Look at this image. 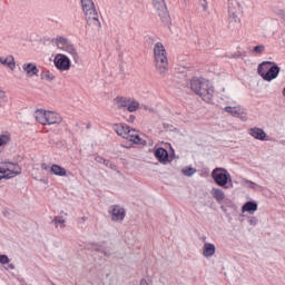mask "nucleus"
Here are the masks:
<instances>
[{"label": "nucleus", "instance_id": "nucleus-4", "mask_svg": "<svg viewBox=\"0 0 285 285\" xmlns=\"http://www.w3.org/2000/svg\"><path fill=\"white\" fill-rule=\"evenodd\" d=\"M81 6L88 26L99 30L101 28V22L99 21V13L95 8V2H92V0H81Z\"/></svg>", "mask_w": 285, "mask_h": 285}, {"label": "nucleus", "instance_id": "nucleus-22", "mask_svg": "<svg viewBox=\"0 0 285 285\" xmlns=\"http://www.w3.org/2000/svg\"><path fill=\"white\" fill-rule=\"evenodd\" d=\"M154 1V7L158 12H161L163 14H166L168 8L166 7V1L165 0H153Z\"/></svg>", "mask_w": 285, "mask_h": 285}, {"label": "nucleus", "instance_id": "nucleus-19", "mask_svg": "<svg viewBox=\"0 0 285 285\" xmlns=\"http://www.w3.org/2000/svg\"><path fill=\"white\" fill-rule=\"evenodd\" d=\"M272 65H273V61H265L258 66V75L259 77H262V79L266 77Z\"/></svg>", "mask_w": 285, "mask_h": 285}, {"label": "nucleus", "instance_id": "nucleus-30", "mask_svg": "<svg viewBox=\"0 0 285 285\" xmlns=\"http://www.w3.org/2000/svg\"><path fill=\"white\" fill-rule=\"evenodd\" d=\"M242 186H244L245 188H255L257 186V184H255L254 181H250L248 179H243Z\"/></svg>", "mask_w": 285, "mask_h": 285}, {"label": "nucleus", "instance_id": "nucleus-42", "mask_svg": "<svg viewBox=\"0 0 285 285\" xmlns=\"http://www.w3.org/2000/svg\"><path fill=\"white\" fill-rule=\"evenodd\" d=\"M1 146H3V145H1V142H0V148H1Z\"/></svg>", "mask_w": 285, "mask_h": 285}, {"label": "nucleus", "instance_id": "nucleus-29", "mask_svg": "<svg viewBox=\"0 0 285 285\" xmlns=\"http://www.w3.org/2000/svg\"><path fill=\"white\" fill-rule=\"evenodd\" d=\"M7 102H8V96H6V91L0 89V108L6 106Z\"/></svg>", "mask_w": 285, "mask_h": 285}, {"label": "nucleus", "instance_id": "nucleus-35", "mask_svg": "<svg viewBox=\"0 0 285 285\" xmlns=\"http://www.w3.org/2000/svg\"><path fill=\"white\" fill-rule=\"evenodd\" d=\"M276 14L281 17V19H285V9H278L276 11Z\"/></svg>", "mask_w": 285, "mask_h": 285}, {"label": "nucleus", "instance_id": "nucleus-18", "mask_svg": "<svg viewBox=\"0 0 285 285\" xmlns=\"http://www.w3.org/2000/svg\"><path fill=\"white\" fill-rule=\"evenodd\" d=\"M212 196L216 202H218V204L224 202V199H226V194L217 187L212 188Z\"/></svg>", "mask_w": 285, "mask_h": 285}, {"label": "nucleus", "instance_id": "nucleus-20", "mask_svg": "<svg viewBox=\"0 0 285 285\" xmlns=\"http://www.w3.org/2000/svg\"><path fill=\"white\" fill-rule=\"evenodd\" d=\"M0 63H2V66H7L10 68V70H14V68H17V65L14 63V57L12 56H8L6 58L0 57Z\"/></svg>", "mask_w": 285, "mask_h": 285}, {"label": "nucleus", "instance_id": "nucleus-32", "mask_svg": "<svg viewBox=\"0 0 285 285\" xmlns=\"http://www.w3.org/2000/svg\"><path fill=\"white\" fill-rule=\"evenodd\" d=\"M0 264H2V266H6V264H10V258L8 257V255H0Z\"/></svg>", "mask_w": 285, "mask_h": 285}, {"label": "nucleus", "instance_id": "nucleus-31", "mask_svg": "<svg viewBox=\"0 0 285 285\" xmlns=\"http://www.w3.org/2000/svg\"><path fill=\"white\" fill-rule=\"evenodd\" d=\"M0 144L2 146L10 144V136L9 135H0Z\"/></svg>", "mask_w": 285, "mask_h": 285}, {"label": "nucleus", "instance_id": "nucleus-1", "mask_svg": "<svg viewBox=\"0 0 285 285\" xmlns=\"http://www.w3.org/2000/svg\"><path fill=\"white\" fill-rule=\"evenodd\" d=\"M191 90L203 99L206 104H213L215 97V88L210 86V81L204 78H193L190 81Z\"/></svg>", "mask_w": 285, "mask_h": 285}, {"label": "nucleus", "instance_id": "nucleus-28", "mask_svg": "<svg viewBox=\"0 0 285 285\" xmlns=\"http://www.w3.org/2000/svg\"><path fill=\"white\" fill-rule=\"evenodd\" d=\"M253 52H254V55H264V52H266V46L258 45V46L254 47Z\"/></svg>", "mask_w": 285, "mask_h": 285}, {"label": "nucleus", "instance_id": "nucleus-12", "mask_svg": "<svg viewBox=\"0 0 285 285\" xmlns=\"http://www.w3.org/2000/svg\"><path fill=\"white\" fill-rule=\"evenodd\" d=\"M109 215L111 222L121 223L124 219H126V209L119 205H111L109 207Z\"/></svg>", "mask_w": 285, "mask_h": 285}, {"label": "nucleus", "instance_id": "nucleus-10", "mask_svg": "<svg viewBox=\"0 0 285 285\" xmlns=\"http://www.w3.org/2000/svg\"><path fill=\"white\" fill-rule=\"evenodd\" d=\"M53 63L61 72H67V70H70V58L63 53H57L53 58Z\"/></svg>", "mask_w": 285, "mask_h": 285}, {"label": "nucleus", "instance_id": "nucleus-7", "mask_svg": "<svg viewBox=\"0 0 285 285\" xmlns=\"http://www.w3.org/2000/svg\"><path fill=\"white\" fill-rule=\"evenodd\" d=\"M115 104L119 109L127 108L128 112H137L140 108L139 101L130 97H116Z\"/></svg>", "mask_w": 285, "mask_h": 285}, {"label": "nucleus", "instance_id": "nucleus-6", "mask_svg": "<svg viewBox=\"0 0 285 285\" xmlns=\"http://www.w3.org/2000/svg\"><path fill=\"white\" fill-rule=\"evenodd\" d=\"M55 43L58 50H62V52H67V55H70L75 63L79 62V52L77 51V48H75V46L71 45L68 39L63 37H57L55 39Z\"/></svg>", "mask_w": 285, "mask_h": 285}, {"label": "nucleus", "instance_id": "nucleus-34", "mask_svg": "<svg viewBox=\"0 0 285 285\" xmlns=\"http://www.w3.org/2000/svg\"><path fill=\"white\" fill-rule=\"evenodd\" d=\"M102 164L104 166H107V168H111V170H115V165L110 163V160L104 159Z\"/></svg>", "mask_w": 285, "mask_h": 285}, {"label": "nucleus", "instance_id": "nucleus-27", "mask_svg": "<svg viewBox=\"0 0 285 285\" xmlns=\"http://www.w3.org/2000/svg\"><path fill=\"white\" fill-rule=\"evenodd\" d=\"M195 173H197V169H195L193 167H185L183 169V175H185L186 177H193V175H195Z\"/></svg>", "mask_w": 285, "mask_h": 285}, {"label": "nucleus", "instance_id": "nucleus-11", "mask_svg": "<svg viewBox=\"0 0 285 285\" xmlns=\"http://www.w3.org/2000/svg\"><path fill=\"white\" fill-rule=\"evenodd\" d=\"M224 110L227 112V115H232V117H237L240 121H248V114L246 112V109H244L242 106H227L224 108Z\"/></svg>", "mask_w": 285, "mask_h": 285}, {"label": "nucleus", "instance_id": "nucleus-5", "mask_svg": "<svg viewBox=\"0 0 285 285\" xmlns=\"http://www.w3.org/2000/svg\"><path fill=\"white\" fill-rule=\"evenodd\" d=\"M36 121L42 126H55V124H61L63 119L61 115L55 111H47L45 109H38L35 111Z\"/></svg>", "mask_w": 285, "mask_h": 285}, {"label": "nucleus", "instance_id": "nucleus-41", "mask_svg": "<svg viewBox=\"0 0 285 285\" xmlns=\"http://www.w3.org/2000/svg\"><path fill=\"white\" fill-rule=\"evenodd\" d=\"M1 179H6V178L3 177V174H2V173H0V181H1Z\"/></svg>", "mask_w": 285, "mask_h": 285}, {"label": "nucleus", "instance_id": "nucleus-26", "mask_svg": "<svg viewBox=\"0 0 285 285\" xmlns=\"http://www.w3.org/2000/svg\"><path fill=\"white\" fill-rule=\"evenodd\" d=\"M40 77L42 81H55V76L50 71H43Z\"/></svg>", "mask_w": 285, "mask_h": 285}, {"label": "nucleus", "instance_id": "nucleus-2", "mask_svg": "<svg viewBox=\"0 0 285 285\" xmlns=\"http://www.w3.org/2000/svg\"><path fill=\"white\" fill-rule=\"evenodd\" d=\"M154 61L158 75L166 77L168 75V52L161 42H157L154 46Z\"/></svg>", "mask_w": 285, "mask_h": 285}, {"label": "nucleus", "instance_id": "nucleus-9", "mask_svg": "<svg viewBox=\"0 0 285 285\" xmlns=\"http://www.w3.org/2000/svg\"><path fill=\"white\" fill-rule=\"evenodd\" d=\"M212 177L217 186H220L222 188H228L227 184L230 181V174L227 169L217 167L213 170Z\"/></svg>", "mask_w": 285, "mask_h": 285}, {"label": "nucleus", "instance_id": "nucleus-17", "mask_svg": "<svg viewBox=\"0 0 285 285\" xmlns=\"http://www.w3.org/2000/svg\"><path fill=\"white\" fill-rule=\"evenodd\" d=\"M51 174L57 177H66L68 175V170L60 165L53 164L51 165Z\"/></svg>", "mask_w": 285, "mask_h": 285}, {"label": "nucleus", "instance_id": "nucleus-36", "mask_svg": "<svg viewBox=\"0 0 285 285\" xmlns=\"http://www.w3.org/2000/svg\"><path fill=\"white\" fill-rule=\"evenodd\" d=\"M198 1L202 8H204V10H208V2L206 0H198Z\"/></svg>", "mask_w": 285, "mask_h": 285}, {"label": "nucleus", "instance_id": "nucleus-33", "mask_svg": "<svg viewBox=\"0 0 285 285\" xmlns=\"http://www.w3.org/2000/svg\"><path fill=\"white\" fill-rule=\"evenodd\" d=\"M41 170H46V173H52V166H49L48 164L42 163Z\"/></svg>", "mask_w": 285, "mask_h": 285}, {"label": "nucleus", "instance_id": "nucleus-24", "mask_svg": "<svg viewBox=\"0 0 285 285\" xmlns=\"http://www.w3.org/2000/svg\"><path fill=\"white\" fill-rule=\"evenodd\" d=\"M243 213H255L257 210V203L247 202L242 207Z\"/></svg>", "mask_w": 285, "mask_h": 285}, {"label": "nucleus", "instance_id": "nucleus-16", "mask_svg": "<svg viewBox=\"0 0 285 285\" xmlns=\"http://www.w3.org/2000/svg\"><path fill=\"white\" fill-rule=\"evenodd\" d=\"M155 157L158 159V161H160V164H164L168 161V150L159 147L155 150Z\"/></svg>", "mask_w": 285, "mask_h": 285}, {"label": "nucleus", "instance_id": "nucleus-40", "mask_svg": "<svg viewBox=\"0 0 285 285\" xmlns=\"http://www.w3.org/2000/svg\"><path fill=\"white\" fill-rule=\"evenodd\" d=\"M139 285H148V281L146 278L140 279Z\"/></svg>", "mask_w": 285, "mask_h": 285}, {"label": "nucleus", "instance_id": "nucleus-21", "mask_svg": "<svg viewBox=\"0 0 285 285\" xmlns=\"http://www.w3.org/2000/svg\"><path fill=\"white\" fill-rule=\"evenodd\" d=\"M216 247L214 244L205 243L203 247L204 257H213L215 255Z\"/></svg>", "mask_w": 285, "mask_h": 285}, {"label": "nucleus", "instance_id": "nucleus-23", "mask_svg": "<svg viewBox=\"0 0 285 285\" xmlns=\"http://www.w3.org/2000/svg\"><path fill=\"white\" fill-rule=\"evenodd\" d=\"M228 23L232 27L239 23V17L237 16V11L229 9Z\"/></svg>", "mask_w": 285, "mask_h": 285}, {"label": "nucleus", "instance_id": "nucleus-3", "mask_svg": "<svg viewBox=\"0 0 285 285\" xmlns=\"http://www.w3.org/2000/svg\"><path fill=\"white\" fill-rule=\"evenodd\" d=\"M115 132L122 137V139H127V141H131L138 146H146V140L139 137V131L135 129H130V127L126 124H117L115 125Z\"/></svg>", "mask_w": 285, "mask_h": 285}, {"label": "nucleus", "instance_id": "nucleus-8", "mask_svg": "<svg viewBox=\"0 0 285 285\" xmlns=\"http://www.w3.org/2000/svg\"><path fill=\"white\" fill-rule=\"evenodd\" d=\"M0 173L4 179H12V177L21 175V167L13 163H0Z\"/></svg>", "mask_w": 285, "mask_h": 285}, {"label": "nucleus", "instance_id": "nucleus-13", "mask_svg": "<svg viewBox=\"0 0 285 285\" xmlns=\"http://www.w3.org/2000/svg\"><path fill=\"white\" fill-rule=\"evenodd\" d=\"M22 71L26 73V77L32 79V77H39V68L37 63L33 62H24L22 65Z\"/></svg>", "mask_w": 285, "mask_h": 285}, {"label": "nucleus", "instance_id": "nucleus-38", "mask_svg": "<svg viewBox=\"0 0 285 285\" xmlns=\"http://www.w3.org/2000/svg\"><path fill=\"white\" fill-rule=\"evenodd\" d=\"M4 268H6V271H14V264L8 263Z\"/></svg>", "mask_w": 285, "mask_h": 285}, {"label": "nucleus", "instance_id": "nucleus-14", "mask_svg": "<svg viewBox=\"0 0 285 285\" xmlns=\"http://www.w3.org/2000/svg\"><path fill=\"white\" fill-rule=\"evenodd\" d=\"M278 75H279V67L275 65V62H273L263 79L264 81H273V79H277Z\"/></svg>", "mask_w": 285, "mask_h": 285}, {"label": "nucleus", "instance_id": "nucleus-37", "mask_svg": "<svg viewBox=\"0 0 285 285\" xmlns=\"http://www.w3.org/2000/svg\"><path fill=\"white\" fill-rule=\"evenodd\" d=\"M135 119H137V117H135V115H130V116L127 118V121H128V124H135Z\"/></svg>", "mask_w": 285, "mask_h": 285}, {"label": "nucleus", "instance_id": "nucleus-15", "mask_svg": "<svg viewBox=\"0 0 285 285\" xmlns=\"http://www.w3.org/2000/svg\"><path fill=\"white\" fill-rule=\"evenodd\" d=\"M248 135H250V137H254V139H258L261 141H264V139H266V132L264 131V129L258 127L248 129Z\"/></svg>", "mask_w": 285, "mask_h": 285}, {"label": "nucleus", "instance_id": "nucleus-39", "mask_svg": "<svg viewBox=\"0 0 285 285\" xmlns=\"http://www.w3.org/2000/svg\"><path fill=\"white\" fill-rule=\"evenodd\" d=\"M96 161L98 163V164H104V158L102 157H100V156H96Z\"/></svg>", "mask_w": 285, "mask_h": 285}, {"label": "nucleus", "instance_id": "nucleus-25", "mask_svg": "<svg viewBox=\"0 0 285 285\" xmlns=\"http://www.w3.org/2000/svg\"><path fill=\"white\" fill-rule=\"evenodd\" d=\"M52 222L56 228H63L66 226V218L63 216H56Z\"/></svg>", "mask_w": 285, "mask_h": 285}]
</instances>
